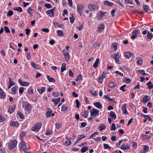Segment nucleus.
Wrapping results in <instances>:
<instances>
[{
    "label": "nucleus",
    "mask_w": 153,
    "mask_h": 153,
    "mask_svg": "<svg viewBox=\"0 0 153 153\" xmlns=\"http://www.w3.org/2000/svg\"><path fill=\"white\" fill-rule=\"evenodd\" d=\"M147 33V36L148 38L150 39H151L153 36L152 34L151 33H150L149 31H148Z\"/></svg>",
    "instance_id": "c03bdc74"
},
{
    "label": "nucleus",
    "mask_w": 153,
    "mask_h": 153,
    "mask_svg": "<svg viewBox=\"0 0 153 153\" xmlns=\"http://www.w3.org/2000/svg\"><path fill=\"white\" fill-rule=\"evenodd\" d=\"M132 0H125V2L126 4H132Z\"/></svg>",
    "instance_id": "680f3d73"
},
{
    "label": "nucleus",
    "mask_w": 153,
    "mask_h": 153,
    "mask_svg": "<svg viewBox=\"0 0 153 153\" xmlns=\"http://www.w3.org/2000/svg\"><path fill=\"white\" fill-rule=\"evenodd\" d=\"M85 136L84 134H82V135H80L78 136V140H80L82 139H83L84 138H85Z\"/></svg>",
    "instance_id": "5fc2aeb1"
},
{
    "label": "nucleus",
    "mask_w": 153,
    "mask_h": 153,
    "mask_svg": "<svg viewBox=\"0 0 153 153\" xmlns=\"http://www.w3.org/2000/svg\"><path fill=\"white\" fill-rule=\"evenodd\" d=\"M104 24L103 23L100 24L98 25V28L103 30L104 28Z\"/></svg>",
    "instance_id": "09e8293b"
},
{
    "label": "nucleus",
    "mask_w": 153,
    "mask_h": 153,
    "mask_svg": "<svg viewBox=\"0 0 153 153\" xmlns=\"http://www.w3.org/2000/svg\"><path fill=\"white\" fill-rule=\"evenodd\" d=\"M106 12H103L101 11H100L99 12L98 14V18L99 19H102V16H104L105 13H106Z\"/></svg>",
    "instance_id": "f3484780"
},
{
    "label": "nucleus",
    "mask_w": 153,
    "mask_h": 153,
    "mask_svg": "<svg viewBox=\"0 0 153 153\" xmlns=\"http://www.w3.org/2000/svg\"><path fill=\"white\" fill-rule=\"evenodd\" d=\"M5 97V93L0 88V97L1 98H4Z\"/></svg>",
    "instance_id": "bb28decb"
},
{
    "label": "nucleus",
    "mask_w": 153,
    "mask_h": 153,
    "mask_svg": "<svg viewBox=\"0 0 153 153\" xmlns=\"http://www.w3.org/2000/svg\"><path fill=\"white\" fill-rule=\"evenodd\" d=\"M127 106L126 104L123 105L122 107V110L123 111V114H127L128 112L126 109Z\"/></svg>",
    "instance_id": "9d476101"
},
{
    "label": "nucleus",
    "mask_w": 153,
    "mask_h": 153,
    "mask_svg": "<svg viewBox=\"0 0 153 153\" xmlns=\"http://www.w3.org/2000/svg\"><path fill=\"white\" fill-rule=\"evenodd\" d=\"M15 108L16 106L15 105L9 107L8 112L10 114H11L13 112V111L15 109Z\"/></svg>",
    "instance_id": "5701e85b"
},
{
    "label": "nucleus",
    "mask_w": 153,
    "mask_h": 153,
    "mask_svg": "<svg viewBox=\"0 0 153 153\" xmlns=\"http://www.w3.org/2000/svg\"><path fill=\"white\" fill-rule=\"evenodd\" d=\"M28 93V94H32L33 93V90L32 87H30L29 88Z\"/></svg>",
    "instance_id": "79ce46f5"
},
{
    "label": "nucleus",
    "mask_w": 153,
    "mask_h": 153,
    "mask_svg": "<svg viewBox=\"0 0 153 153\" xmlns=\"http://www.w3.org/2000/svg\"><path fill=\"white\" fill-rule=\"evenodd\" d=\"M82 79L81 75L80 74L77 76V77L76 78V81H80L82 80Z\"/></svg>",
    "instance_id": "49530a36"
},
{
    "label": "nucleus",
    "mask_w": 153,
    "mask_h": 153,
    "mask_svg": "<svg viewBox=\"0 0 153 153\" xmlns=\"http://www.w3.org/2000/svg\"><path fill=\"white\" fill-rule=\"evenodd\" d=\"M83 7L84 6L82 4H79L77 5V10L80 16H81L82 14Z\"/></svg>",
    "instance_id": "0eeeda50"
},
{
    "label": "nucleus",
    "mask_w": 153,
    "mask_h": 153,
    "mask_svg": "<svg viewBox=\"0 0 153 153\" xmlns=\"http://www.w3.org/2000/svg\"><path fill=\"white\" fill-rule=\"evenodd\" d=\"M146 85L148 86V87L149 89H151L153 87V85L152 84L151 81L149 82L146 84Z\"/></svg>",
    "instance_id": "4c0bfd02"
},
{
    "label": "nucleus",
    "mask_w": 153,
    "mask_h": 153,
    "mask_svg": "<svg viewBox=\"0 0 153 153\" xmlns=\"http://www.w3.org/2000/svg\"><path fill=\"white\" fill-rule=\"evenodd\" d=\"M109 116L113 119H115L116 118L117 116L115 113L113 111H111L110 113Z\"/></svg>",
    "instance_id": "6ab92c4d"
},
{
    "label": "nucleus",
    "mask_w": 153,
    "mask_h": 153,
    "mask_svg": "<svg viewBox=\"0 0 153 153\" xmlns=\"http://www.w3.org/2000/svg\"><path fill=\"white\" fill-rule=\"evenodd\" d=\"M32 10H34V9H31V7H29L27 10V12L28 13L31 15L32 14Z\"/></svg>",
    "instance_id": "603ef678"
},
{
    "label": "nucleus",
    "mask_w": 153,
    "mask_h": 153,
    "mask_svg": "<svg viewBox=\"0 0 153 153\" xmlns=\"http://www.w3.org/2000/svg\"><path fill=\"white\" fill-rule=\"evenodd\" d=\"M105 128V125L102 124H101L99 127V130L100 131H102Z\"/></svg>",
    "instance_id": "c9c22d12"
},
{
    "label": "nucleus",
    "mask_w": 153,
    "mask_h": 153,
    "mask_svg": "<svg viewBox=\"0 0 153 153\" xmlns=\"http://www.w3.org/2000/svg\"><path fill=\"white\" fill-rule=\"evenodd\" d=\"M55 126L56 128L59 129L61 126V124L59 123H56L55 124Z\"/></svg>",
    "instance_id": "6e6d98bb"
},
{
    "label": "nucleus",
    "mask_w": 153,
    "mask_h": 153,
    "mask_svg": "<svg viewBox=\"0 0 153 153\" xmlns=\"http://www.w3.org/2000/svg\"><path fill=\"white\" fill-rule=\"evenodd\" d=\"M19 148L23 149L25 153H29L27 150V144L24 142H22L19 145Z\"/></svg>",
    "instance_id": "39448f33"
},
{
    "label": "nucleus",
    "mask_w": 153,
    "mask_h": 153,
    "mask_svg": "<svg viewBox=\"0 0 153 153\" xmlns=\"http://www.w3.org/2000/svg\"><path fill=\"white\" fill-rule=\"evenodd\" d=\"M68 108L67 106L66 105H62V111H65Z\"/></svg>",
    "instance_id": "bf43d9fd"
},
{
    "label": "nucleus",
    "mask_w": 153,
    "mask_h": 153,
    "mask_svg": "<svg viewBox=\"0 0 153 153\" xmlns=\"http://www.w3.org/2000/svg\"><path fill=\"white\" fill-rule=\"evenodd\" d=\"M130 147V146L128 144H127L126 146H125L124 145H122L121 146V149L125 150L127 149H129Z\"/></svg>",
    "instance_id": "b1692460"
},
{
    "label": "nucleus",
    "mask_w": 153,
    "mask_h": 153,
    "mask_svg": "<svg viewBox=\"0 0 153 153\" xmlns=\"http://www.w3.org/2000/svg\"><path fill=\"white\" fill-rule=\"evenodd\" d=\"M9 83L10 84L8 88L9 89L12 86L14 85L15 84L13 79L10 77L9 78Z\"/></svg>",
    "instance_id": "ddd939ff"
},
{
    "label": "nucleus",
    "mask_w": 153,
    "mask_h": 153,
    "mask_svg": "<svg viewBox=\"0 0 153 153\" xmlns=\"http://www.w3.org/2000/svg\"><path fill=\"white\" fill-rule=\"evenodd\" d=\"M52 133V131L50 130H48L46 133L45 134L47 135H51Z\"/></svg>",
    "instance_id": "774afa93"
},
{
    "label": "nucleus",
    "mask_w": 153,
    "mask_h": 153,
    "mask_svg": "<svg viewBox=\"0 0 153 153\" xmlns=\"http://www.w3.org/2000/svg\"><path fill=\"white\" fill-rule=\"evenodd\" d=\"M47 78L50 82H55V79L53 78L50 77L49 75L47 76Z\"/></svg>",
    "instance_id": "473e14b6"
},
{
    "label": "nucleus",
    "mask_w": 153,
    "mask_h": 153,
    "mask_svg": "<svg viewBox=\"0 0 153 153\" xmlns=\"http://www.w3.org/2000/svg\"><path fill=\"white\" fill-rule=\"evenodd\" d=\"M17 114L21 119H23L24 118V116L23 115L22 112L19 111H18L17 112Z\"/></svg>",
    "instance_id": "8fccbe9b"
},
{
    "label": "nucleus",
    "mask_w": 153,
    "mask_h": 153,
    "mask_svg": "<svg viewBox=\"0 0 153 153\" xmlns=\"http://www.w3.org/2000/svg\"><path fill=\"white\" fill-rule=\"evenodd\" d=\"M142 61L141 59L140 58H138V60L137 61V63L141 65L142 64Z\"/></svg>",
    "instance_id": "69168bd1"
},
{
    "label": "nucleus",
    "mask_w": 153,
    "mask_h": 153,
    "mask_svg": "<svg viewBox=\"0 0 153 153\" xmlns=\"http://www.w3.org/2000/svg\"><path fill=\"white\" fill-rule=\"evenodd\" d=\"M53 94V95L54 97H57L59 96V93L58 92H54L52 93Z\"/></svg>",
    "instance_id": "0e129e2a"
},
{
    "label": "nucleus",
    "mask_w": 153,
    "mask_h": 153,
    "mask_svg": "<svg viewBox=\"0 0 153 153\" xmlns=\"http://www.w3.org/2000/svg\"><path fill=\"white\" fill-rule=\"evenodd\" d=\"M5 30L7 33H9L10 32V30L9 29L8 27L7 26H5L4 27Z\"/></svg>",
    "instance_id": "e2e57ef3"
},
{
    "label": "nucleus",
    "mask_w": 153,
    "mask_h": 153,
    "mask_svg": "<svg viewBox=\"0 0 153 153\" xmlns=\"http://www.w3.org/2000/svg\"><path fill=\"white\" fill-rule=\"evenodd\" d=\"M63 51L64 52L65 60L67 61H68L69 59V56L68 51H66L64 50H63Z\"/></svg>",
    "instance_id": "2eb2a0df"
},
{
    "label": "nucleus",
    "mask_w": 153,
    "mask_h": 153,
    "mask_svg": "<svg viewBox=\"0 0 153 153\" xmlns=\"http://www.w3.org/2000/svg\"><path fill=\"white\" fill-rule=\"evenodd\" d=\"M104 4L105 5L111 7L113 6L114 4L112 2L106 1H104Z\"/></svg>",
    "instance_id": "c85d7f7f"
},
{
    "label": "nucleus",
    "mask_w": 153,
    "mask_h": 153,
    "mask_svg": "<svg viewBox=\"0 0 153 153\" xmlns=\"http://www.w3.org/2000/svg\"><path fill=\"white\" fill-rule=\"evenodd\" d=\"M31 65L33 68H35V69H39L38 65L34 63L32 61L31 62Z\"/></svg>",
    "instance_id": "a878e982"
},
{
    "label": "nucleus",
    "mask_w": 153,
    "mask_h": 153,
    "mask_svg": "<svg viewBox=\"0 0 153 153\" xmlns=\"http://www.w3.org/2000/svg\"><path fill=\"white\" fill-rule=\"evenodd\" d=\"M13 10L20 12H22V8L20 7H15L13 8Z\"/></svg>",
    "instance_id": "58836bf2"
},
{
    "label": "nucleus",
    "mask_w": 153,
    "mask_h": 153,
    "mask_svg": "<svg viewBox=\"0 0 153 153\" xmlns=\"http://www.w3.org/2000/svg\"><path fill=\"white\" fill-rule=\"evenodd\" d=\"M116 129V127L115 126L114 123H113L112 125V126L111 128V131H114Z\"/></svg>",
    "instance_id": "864d4df0"
},
{
    "label": "nucleus",
    "mask_w": 153,
    "mask_h": 153,
    "mask_svg": "<svg viewBox=\"0 0 153 153\" xmlns=\"http://www.w3.org/2000/svg\"><path fill=\"white\" fill-rule=\"evenodd\" d=\"M19 126V123L16 121H11L10 122V126L18 127Z\"/></svg>",
    "instance_id": "dca6fc26"
},
{
    "label": "nucleus",
    "mask_w": 153,
    "mask_h": 153,
    "mask_svg": "<svg viewBox=\"0 0 153 153\" xmlns=\"http://www.w3.org/2000/svg\"><path fill=\"white\" fill-rule=\"evenodd\" d=\"M24 91V88L23 87H22L20 88L19 89V93L20 94H22L23 93Z\"/></svg>",
    "instance_id": "338daca9"
},
{
    "label": "nucleus",
    "mask_w": 153,
    "mask_h": 153,
    "mask_svg": "<svg viewBox=\"0 0 153 153\" xmlns=\"http://www.w3.org/2000/svg\"><path fill=\"white\" fill-rule=\"evenodd\" d=\"M88 111L85 110L84 111L82 112L81 113V114L84 117L86 118L88 117Z\"/></svg>",
    "instance_id": "a211bd4d"
},
{
    "label": "nucleus",
    "mask_w": 153,
    "mask_h": 153,
    "mask_svg": "<svg viewBox=\"0 0 153 153\" xmlns=\"http://www.w3.org/2000/svg\"><path fill=\"white\" fill-rule=\"evenodd\" d=\"M88 7L92 11L97 10L99 9L98 6L95 4H89L88 5Z\"/></svg>",
    "instance_id": "423d86ee"
},
{
    "label": "nucleus",
    "mask_w": 153,
    "mask_h": 153,
    "mask_svg": "<svg viewBox=\"0 0 153 153\" xmlns=\"http://www.w3.org/2000/svg\"><path fill=\"white\" fill-rule=\"evenodd\" d=\"M140 116L141 117H143L145 119H146V120L148 119L149 121H151L152 120V119L148 115L142 114L140 115Z\"/></svg>",
    "instance_id": "c756f323"
},
{
    "label": "nucleus",
    "mask_w": 153,
    "mask_h": 153,
    "mask_svg": "<svg viewBox=\"0 0 153 153\" xmlns=\"http://www.w3.org/2000/svg\"><path fill=\"white\" fill-rule=\"evenodd\" d=\"M66 139L67 140L65 141V144H66V146H68L71 145V142L70 141V139L69 138L68 139L67 137H66Z\"/></svg>",
    "instance_id": "e433bc0d"
},
{
    "label": "nucleus",
    "mask_w": 153,
    "mask_h": 153,
    "mask_svg": "<svg viewBox=\"0 0 153 153\" xmlns=\"http://www.w3.org/2000/svg\"><path fill=\"white\" fill-rule=\"evenodd\" d=\"M139 32H140L139 31L136 30H134L132 32V35L131 36V39H135L137 36V34H139Z\"/></svg>",
    "instance_id": "6e6552de"
},
{
    "label": "nucleus",
    "mask_w": 153,
    "mask_h": 153,
    "mask_svg": "<svg viewBox=\"0 0 153 153\" xmlns=\"http://www.w3.org/2000/svg\"><path fill=\"white\" fill-rule=\"evenodd\" d=\"M100 60L98 58H97L96 59L95 62H94V64L93 65V67L95 68H97L98 66V65L99 63Z\"/></svg>",
    "instance_id": "393cba45"
},
{
    "label": "nucleus",
    "mask_w": 153,
    "mask_h": 153,
    "mask_svg": "<svg viewBox=\"0 0 153 153\" xmlns=\"http://www.w3.org/2000/svg\"><path fill=\"white\" fill-rule=\"evenodd\" d=\"M18 82L19 84L22 86H27L29 84V82H23L20 79L18 80Z\"/></svg>",
    "instance_id": "4468645a"
},
{
    "label": "nucleus",
    "mask_w": 153,
    "mask_h": 153,
    "mask_svg": "<svg viewBox=\"0 0 153 153\" xmlns=\"http://www.w3.org/2000/svg\"><path fill=\"white\" fill-rule=\"evenodd\" d=\"M137 71L138 73L142 74L143 76L148 74H147L144 73L145 71L144 70H138Z\"/></svg>",
    "instance_id": "de8ad7c7"
},
{
    "label": "nucleus",
    "mask_w": 153,
    "mask_h": 153,
    "mask_svg": "<svg viewBox=\"0 0 153 153\" xmlns=\"http://www.w3.org/2000/svg\"><path fill=\"white\" fill-rule=\"evenodd\" d=\"M66 64L65 63H63L61 67V72H62L64 70H66Z\"/></svg>",
    "instance_id": "a19ab883"
},
{
    "label": "nucleus",
    "mask_w": 153,
    "mask_h": 153,
    "mask_svg": "<svg viewBox=\"0 0 153 153\" xmlns=\"http://www.w3.org/2000/svg\"><path fill=\"white\" fill-rule=\"evenodd\" d=\"M126 86V85H124L122 86H121L120 88V90L123 91V92H124L126 90H125L124 89V88Z\"/></svg>",
    "instance_id": "13d9d810"
},
{
    "label": "nucleus",
    "mask_w": 153,
    "mask_h": 153,
    "mask_svg": "<svg viewBox=\"0 0 153 153\" xmlns=\"http://www.w3.org/2000/svg\"><path fill=\"white\" fill-rule=\"evenodd\" d=\"M54 26L56 27H62L61 25L59 23H55Z\"/></svg>",
    "instance_id": "4d7b16f0"
},
{
    "label": "nucleus",
    "mask_w": 153,
    "mask_h": 153,
    "mask_svg": "<svg viewBox=\"0 0 153 153\" xmlns=\"http://www.w3.org/2000/svg\"><path fill=\"white\" fill-rule=\"evenodd\" d=\"M52 112V110L49 108L47 109V111H46V116L47 117H48L51 116V114Z\"/></svg>",
    "instance_id": "412c9836"
},
{
    "label": "nucleus",
    "mask_w": 153,
    "mask_h": 153,
    "mask_svg": "<svg viewBox=\"0 0 153 153\" xmlns=\"http://www.w3.org/2000/svg\"><path fill=\"white\" fill-rule=\"evenodd\" d=\"M124 82L126 84L130 83L131 82V79L130 78H125V79L123 80Z\"/></svg>",
    "instance_id": "37998d69"
},
{
    "label": "nucleus",
    "mask_w": 153,
    "mask_h": 153,
    "mask_svg": "<svg viewBox=\"0 0 153 153\" xmlns=\"http://www.w3.org/2000/svg\"><path fill=\"white\" fill-rule=\"evenodd\" d=\"M45 88L44 87H42L41 89H38V91L39 94H41L45 91Z\"/></svg>",
    "instance_id": "2f4dec72"
},
{
    "label": "nucleus",
    "mask_w": 153,
    "mask_h": 153,
    "mask_svg": "<svg viewBox=\"0 0 153 153\" xmlns=\"http://www.w3.org/2000/svg\"><path fill=\"white\" fill-rule=\"evenodd\" d=\"M111 57L115 60L120 58V56L117 53H116L111 55Z\"/></svg>",
    "instance_id": "7c9ffc66"
},
{
    "label": "nucleus",
    "mask_w": 153,
    "mask_h": 153,
    "mask_svg": "<svg viewBox=\"0 0 153 153\" xmlns=\"http://www.w3.org/2000/svg\"><path fill=\"white\" fill-rule=\"evenodd\" d=\"M55 10V8H53L52 9L49 10L47 11L46 13L50 17H52L53 16V11Z\"/></svg>",
    "instance_id": "f8f14e48"
},
{
    "label": "nucleus",
    "mask_w": 153,
    "mask_h": 153,
    "mask_svg": "<svg viewBox=\"0 0 153 153\" xmlns=\"http://www.w3.org/2000/svg\"><path fill=\"white\" fill-rule=\"evenodd\" d=\"M22 106L24 107L27 111L30 110L31 109V105L27 102L24 101L22 102Z\"/></svg>",
    "instance_id": "20e7f679"
},
{
    "label": "nucleus",
    "mask_w": 153,
    "mask_h": 153,
    "mask_svg": "<svg viewBox=\"0 0 153 153\" xmlns=\"http://www.w3.org/2000/svg\"><path fill=\"white\" fill-rule=\"evenodd\" d=\"M143 149H144V150L146 151H144L143 152H142V151H140V153H146V152L148 151L149 149V146L146 145L144 146Z\"/></svg>",
    "instance_id": "72a5a7b5"
},
{
    "label": "nucleus",
    "mask_w": 153,
    "mask_h": 153,
    "mask_svg": "<svg viewBox=\"0 0 153 153\" xmlns=\"http://www.w3.org/2000/svg\"><path fill=\"white\" fill-rule=\"evenodd\" d=\"M100 111L99 110L94 108L90 110L91 116L92 117H95L97 115H99Z\"/></svg>",
    "instance_id": "f257e3e1"
},
{
    "label": "nucleus",
    "mask_w": 153,
    "mask_h": 153,
    "mask_svg": "<svg viewBox=\"0 0 153 153\" xmlns=\"http://www.w3.org/2000/svg\"><path fill=\"white\" fill-rule=\"evenodd\" d=\"M124 54L125 56L128 59H131L133 57V54L129 52H125Z\"/></svg>",
    "instance_id": "1a4fd4ad"
},
{
    "label": "nucleus",
    "mask_w": 153,
    "mask_h": 153,
    "mask_svg": "<svg viewBox=\"0 0 153 153\" xmlns=\"http://www.w3.org/2000/svg\"><path fill=\"white\" fill-rule=\"evenodd\" d=\"M143 7L145 12H147L148 11L149 7L147 5H144Z\"/></svg>",
    "instance_id": "a18cd8bd"
},
{
    "label": "nucleus",
    "mask_w": 153,
    "mask_h": 153,
    "mask_svg": "<svg viewBox=\"0 0 153 153\" xmlns=\"http://www.w3.org/2000/svg\"><path fill=\"white\" fill-rule=\"evenodd\" d=\"M106 73H105L104 72H103L102 75L101 76H100L98 78V81L101 83H102V80L105 78L106 76H105V74H106Z\"/></svg>",
    "instance_id": "9b49d317"
},
{
    "label": "nucleus",
    "mask_w": 153,
    "mask_h": 153,
    "mask_svg": "<svg viewBox=\"0 0 153 153\" xmlns=\"http://www.w3.org/2000/svg\"><path fill=\"white\" fill-rule=\"evenodd\" d=\"M45 6L48 8L49 9L51 7V5L50 4H45L44 5Z\"/></svg>",
    "instance_id": "052dcab7"
},
{
    "label": "nucleus",
    "mask_w": 153,
    "mask_h": 153,
    "mask_svg": "<svg viewBox=\"0 0 153 153\" xmlns=\"http://www.w3.org/2000/svg\"><path fill=\"white\" fill-rule=\"evenodd\" d=\"M41 126L42 123H37L34 126L32 127L31 128V130L35 132H37L41 128Z\"/></svg>",
    "instance_id": "7ed1b4c3"
},
{
    "label": "nucleus",
    "mask_w": 153,
    "mask_h": 153,
    "mask_svg": "<svg viewBox=\"0 0 153 153\" xmlns=\"http://www.w3.org/2000/svg\"><path fill=\"white\" fill-rule=\"evenodd\" d=\"M88 149V147H84L82 148L81 149V152L82 153H84L86 152Z\"/></svg>",
    "instance_id": "3c124183"
},
{
    "label": "nucleus",
    "mask_w": 153,
    "mask_h": 153,
    "mask_svg": "<svg viewBox=\"0 0 153 153\" xmlns=\"http://www.w3.org/2000/svg\"><path fill=\"white\" fill-rule=\"evenodd\" d=\"M17 141L14 139L13 141L8 143V148L9 149H11L14 148L17 144Z\"/></svg>",
    "instance_id": "f03ea898"
},
{
    "label": "nucleus",
    "mask_w": 153,
    "mask_h": 153,
    "mask_svg": "<svg viewBox=\"0 0 153 153\" xmlns=\"http://www.w3.org/2000/svg\"><path fill=\"white\" fill-rule=\"evenodd\" d=\"M94 105L97 108L101 109L102 108V106L101 104L99 102H97L94 103Z\"/></svg>",
    "instance_id": "4be33fe9"
},
{
    "label": "nucleus",
    "mask_w": 153,
    "mask_h": 153,
    "mask_svg": "<svg viewBox=\"0 0 153 153\" xmlns=\"http://www.w3.org/2000/svg\"><path fill=\"white\" fill-rule=\"evenodd\" d=\"M142 100L143 102L145 103L148 102L149 100L148 98V96L147 95H145L143 98Z\"/></svg>",
    "instance_id": "cd10ccee"
},
{
    "label": "nucleus",
    "mask_w": 153,
    "mask_h": 153,
    "mask_svg": "<svg viewBox=\"0 0 153 153\" xmlns=\"http://www.w3.org/2000/svg\"><path fill=\"white\" fill-rule=\"evenodd\" d=\"M69 19L70 20V22L71 23L73 24L74 22V13L72 14L71 17H70Z\"/></svg>",
    "instance_id": "f704fd0d"
},
{
    "label": "nucleus",
    "mask_w": 153,
    "mask_h": 153,
    "mask_svg": "<svg viewBox=\"0 0 153 153\" xmlns=\"http://www.w3.org/2000/svg\"><path fill=\"white\" fill-rule=\"evenodd\" d=\"M60 98H58L56 99H52V101L54 103L55 105H56L57 104L60 102Z\"/></svg>",
    "instance_id": "aec40b11"
},
{
    "label": "nucleus",
    "mask_w": 153,
    "mask_h": 153,
    "mask_svg": "<svg viewBox=\"0 0 153 153\" xmlns=\"http://www.w3.org/2000/svg\"><path fill=\"white\" fill-rule=\"evenodd\" d=\"M58 35L61 36H64V34L63 32L61 30H58L56 31Z\"/></svg>",
    "instance_id": "ea45409f"
}]
</instances>
